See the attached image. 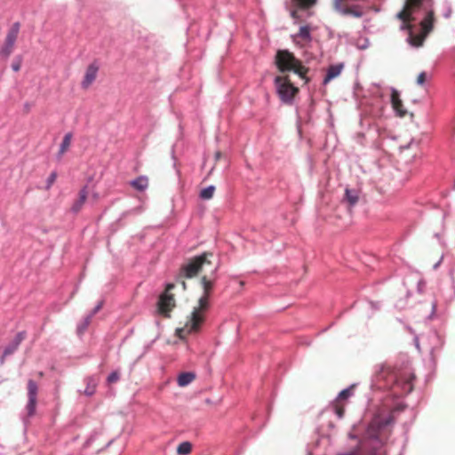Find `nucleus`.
<instances>
[{"label":"nucleus","mask_w":455,"mask_h":455,"mask_svg":"<svg viewBox=\"0 0 455 455\" xmlns=\"http://www.w3.org/2000/svg\"><path fill=\"white\" fill-rule=\"evenodd\" d=\"M423 0H406L403 9L397 13V18L403 20L402 29H411V21L414 20L412 14L422 5Z\"/></svg>","instance_id":"7"},{"label":"nucleus","mask_w":455,"mask_h":455,"mask_svg":"<svg viewBox=\"0 0 455 455\" xmlns=\"http://www.w3.org/2000/svg\"><path fill=\"white\" fill-rule=\"evenodd\" d=\"M26 332L20 331L17 333L13 340L4 348L0 363H4V358L13 354L19 347L20 344L25 339Z\"/></svg>","instance_id":"13"},{"label":"nucleus","mask_w":455,"mask_h":455,"mask_svg":"<svg viewBox=\"0 0 455 455\" xmlns=\"http://www.w3.org/2000/svg\"><path fill=\"white\" fill-rule=\"evenodd\" d=\"M408 30L410 31L408 38L410 44H411L414 47L421 46L423 44L427 34L422 32L421 34L419 35H413V33L411 32V28Z\"/></svg>","instance_id":"21"},{"label":"nucleus","mask_w":455,"mask_h":455,"mask_svg":"<svg viewBox=\"0 0 455 455\" xmlns=\"http://www.w3.org/2000/svg\"><path fill=\"white\" fill-rule=\"evenodd\" d=\"M216 267H214L209 275H204L200 279L203 288V295L198 299V304L193 308L185 325L176 330V334L180 339H185L188 335L198 333L203 323L205 321V314L210 307V297L214 288L216 277Z\"/></svg>","instance_id":"1"},{"label":"nucleus","mask_w":455,"mask_h":455,"mask_svg":"<svg viewBox=\"0 0 455 455\" xmlns=\"http://www.w3.org/2000/svg\"><path fill=\"white\" fill-rule=\"evenodd\" d=\"M103 306V302L100 301L97 306L96 307L93 309V311L92 312V314L89 315V316H93L98 311L100 310V308L102 307Z\"/></svg>","instance_id":"35"},{"label":"nucleus","mask_w":455,"mask_h":455,"mask_svg":"<svg viewBox=\"0 0 455 455\" xmlns=\"http://www.w3.org/2000/svg\"><path fill=\"white\" fill-rule=\"evenodd\" d=\"M296 37L299 38L303 42L310 41L311 36L309 28L307 26L300 27Z\"/></svg>","instance_id":"26"},{"label":"nucleus","mask_w":455,"mask_h":455,"mask_svg":"<svg viewBox=\"0 0 455 455\" xmlns=\"http://www.w3.org/2000/svg\"><path fill=\"white\" fill-rule=\"evenodd\" d=\"M38 375H39V377H43V376H44V373H43L42 371H40V372L38 373Z\"/></svg>","instance_id":"40"},{"label":"nucleus","mask_w":455,"mask_h":455,"mask_svg":"<svg viewBox=\"0 0 455 455\" xmlns=\"http://www.w3.org/2000/svg\"><path fill=\"white\" fill-rule=\"evenodd\" d=\"M434 23V12L432 11L428 12L425 19L420 22L422 32L425 34H428L433 28Z\"/></svg>","instance_id":"20"},{"label":"nucleus","mask_w":455,"mask_h":455,"mask_svg":"<svg viewBox=\"0 0 455 455\" xmlns=\"http://www.w3.org/2000/svg\"><path fill=\"white\" fill-rule=\"evenodd\" d=\"M72 140V134L70 132L67 133L60 144L59 150V156L61 157L69 148Z\"/></svg>","instance_id":"23"},{"label":"nucleus","mask_w":455,"mask_h":455,"mask_svg":"<svg viewBox=\"0 0 455 455\" xmlns=\"http://www.w3.org/2000/svg\"><path fill=\"white\" fill-rule=\"evenodd\" d=\"M300 9H308L315 4L316 0H292Z\"/></svg>","instance_id":"29"},{"label":"nucleus","mask_w":455,"mask_h":455,"mask_svg":"<svg viewBox=\"0 0 455 455\" xmlns=\"http://www.w3.org/2000/svg\"><path fill=\"white\" fill-rule=\"evenodd\" d=\"M352 393H353V387H350L348 388H346L344 390H342L336 400L338 401H340V402H344L346 403V401L347 399L352 395Z\"/></svg>","instance_id":"30"},{"label":"nucleus","mask_w":455,"mask_h":455,"mask_svg":"<svg viewBox=\"0 0 455 455\" xmlns=\"http://www.w3.org/2000/svg\"><path fill=\"white\" fill-rule=\"evenodd\" d=\"M275 83L281 100L285 103H291L299 92V88L291 84L288 76H276Z\"/></svg>","instance_id":"6"},{"label":"nucleus","mask_w":455,"mask_h":455,"mask_svg":"<svg viewBox=\"0 0 455 455\" xmlns=\"http://www.w3.org/2000/svg\"><path fill=\"white\" fill-rule=\"evenodd\" d=\"M88 192L86 187L82 188L79 191L78 198L74 202L71 211L75 213H77L84 204L86 199H87Z\"/></svg>","instance_id":"15"},{"label":"nucleus","mask_w":455,"mask_h":455,"mask_svg":"<svg viewBox=\"0 0 455 455\" xmlns=\"http://www.w3.org/2000/svg\"><path fill=\"white\" fill-rule=\"evenodd\" d=\"M98 71L99 66L95 62L91 63L87 67L84 79L81 83V86L83 89L87 90L92 84V83L95 81L97 77Z\"/></svg>","instance_id":"12"},{"label":"nucleus","mask_w":455,"mask_h":455,"mask_svg":"<svg viewBox=\"0 0 455 455\" xmlns=\"http://www.w3.org/2000/svg\"><path fill=\"white\" fill-rule=\"evenodd\" d=\"M175 287L174 283H168L166 289L163 294H161L158 301V309L159 312L165 315L169 316V313L175 307V299L174 295L171 293V291Z\"/></svg>","instance_id":"9"},{"label":"nucleus","mask_w":455,"mask_h":455,"mask_svg":"<svg viewBox=\"0 0 455 455\" xmlns=\"http://www.w3.org/2000/svg\"><path fill=\"white\" fill-rule=\"evenodd\" d=\"M344 199L348 204L349 207H353L358 203L359 192L356 189L346 188Z\"/></svg>","instance_id":"18"},{"label":"nucleus","mask_w":455,"mask_h":455,"mask_svg":"<svg viewBox=\"0 0 455 455\" xmlns=\"http://www.w3.org/2000/svg\"><path fill=\"white\" fill-rule=\"evenodd\" d=\"M91 319H92V316H87L84 321L83 323H81L78 326H77V333L78 334H83L85 330L87 329V327L89 326L90 323H91Z\"/></svg>","instance_id":"31"},{"label":"nucleus","mask_w":455,"mask_h":455,"mask_svg":"<svg viewBox=\"0 0 455 455\" xmlns=\"http://www.w3.org/2000/svg\"><path fill=\"white\" fill-rule=\"evenodd\" d=\"M414 376L407 373L404 376H398L391 367L381 365L379 370L376 371L374 382L378 388H392L393 387H400L399 395H406L412 391V379Z\"/></svg>","instance_id":"2"},{"label":"nucleus","mask_w":455,"mask_h":455,"mask_svg":"<svg viewBox=\"0 0 455 455\" xmlns=\"http://www.w3.org/2000/svg\"><path fill=\"white\" fill-rule=\"evenodd\" d=\"M343 0H335V9L342 15H349L355 18H361L363 15V8L360 5H345Z\"/></svg>","instance_id":"11"},{"label":"nucleus","mask_w":455,"mask_h":455,"mask_svg":"<svg viewBox=\"0 0 455 455\" xmlns=\"http://www.w3.org/2000/svg\"><path fill=\"white\" fill-rule=\"evenodd\" d=\"M345 405H346V403L344 402H340L338 400H335L333 403V405H332L333 410L339 419H341L344 415Z\"/></svg>","instance_id":"27"},{"label":"nucleus","mask_w":455,"mask_h":455,"mask_svg":"<svg viewBox=\"0 0 455 455\" xmlns=\"http://www.w3.org/2000/svg\"><path fill=\"white\" fill-rule=\"evenodd\" d=\"M56 179H57V173L54 172H52L47 179V186H46L47 189H49L52 187V185L55 182Z\"/></svg>","instance_id":"32"},{"label":"nucleus","mask_w":455,"mask_h":455,"mask_svg":"<svg viewBox=\"0 0 455 455\" xmlns=\"http://www.w3.org/2000/svg\"><path fill=\"white\" fill-rule=\"evenodd\" d=\"M275 64L281 72L293 71L307 82L306 75L308 68L303 66L301 61L289 51L279 50L275 56Z\"/></svg>","instance_id":"4"},{"label":"nucleus","mask_w":455,"mask_h":455,"mask_svg":"<svg viewBox=\"0 0 455 455\" xmlns=\"http://www.w3.org/2000/svg\"><path fill=\"white\" fill-rule=\"evenodd\" d=\"M196 379V375L193 372H182L178 377V385L180 387H185L190 384Z\"/></svg>","instance_id":"22"},{"label":"nucleus","mask_w":455,"mask_h":455,"mask_svg":"<svg viewBox=\"0 0 455 455\" xmlns=\"http://www.w3.org/2000/svg\"><path fill=\"white\" fill-rule=\"evenodd\" d=\"M220 157V152H217L216 153V158L219 159Z\"/></svg>","instance_id":"39"},{"label":"nucleus","mask_w":455,"mask_h":455,"mask_svg":"<svg viewBox=\"0 0 455 455\" xmlns=\"http://www.w3.org/2000/svg\"><path fill=\"white\" fill-rule=\"evenodd\" d=\"M12 69H13L14 71H16V72H17V71H19V70H20V63H13V64H12Z\"/></svg>","instance_id":"36"},{"label":"nucleus","mask_w":455,"mask_h":455,"mask_svg":"<svg viewBox=\"0 0 455 455\" xmlns=\"http://www.w3.org/2000/svg\"><path fill=\"white\" fill-rule=\"evenodd\" d=\"M181 285H182L183 290L185 291L187 289V285H186V283L184 280L181 281Z\"/></svg>","instance_id":"38"},{"label":"nucleus","mask_w":455,"mask_h":455,"mask_svg":"<svg viewBox=\"0 0 455 455\" xmlns=\"http://www.w3.org/2000/svg\"><path fill=\"white\" fill-rule=\"evenodd\" d=\"M131 186L138 191H144L148 187V179L146 176H140L131 181Z\"/></svg>","instance_id":"19"},{"label":"nucleus","mask_w":455,"mask_h":455,"mask_svg":"<svg viewBox=\"0 0 455 455\" xmlns=\"http://www.w3.org/2000/svg\"><path fill=\"white\" fill-rule=\"evenodd\" d=\"M391 103L399 116L403 117L406 116L407 111L404 109L400 94L396 90H393L391 93Z\"/></svg>","instance_id":"14"},{"label":"nucleus","mask_w":455,"mask_h":455,"mask_svg":"<svg viewBox=\"0 0 455 455\" xmlns=\"http://www.w3.org/2000/svg\"><path fill=\"white\" fill-rule=\"evenodd\" d=\"M291 16L293 19H298V18H299L298 11H296V10H292V11L291 12Z\"/></svg>","instance_id":"37"},{"label":"nucleus","mask_w":455,"mask_h":455,"mask_svg":"<svg viewBox=\"0 0 455 455\" xmlns=\"http://www.w3.org/2000/svg\"><path fill=\"white\" fill-rule=\"evenodd\" d=\"M119 380V373L117 371H114L112 372L108 377V382L109 384H112V383H116V381Z\"/></svg>","instance_id":"33"},{"label":"nucleus","mask_w":455,"mask_h":455,"mask_svg":"<svg viewBox=\"0 0 455 455\" xmlns=\"http://www.w3.org/2000/svg\"><path fill=\"white\" fill-rule=\"evenodd\" d=\"M396 410L402 409L396 408L387 414H379L373 418L367 430L369 439L375 440L380 444L387 440L391 432V426L395 421L394 412Z\"/></svg>","instance_id":"3"},{"label":"nucleus","mask_w":455,"mask_h":455,"mask_svg":"<svg viewBox=\"0 0 455 455\" xmlns=\"http://www.w3.org/2000/svg\"><path fill=\"white\" fill-rule=\"evenodd\" d=\"M211 252H204L201 255L189 259L182 265L180 271L179 278H193L203 272L205 266H212L210 257Z\"/></svg>","instance_id":"5"},{"label":"nucleus","mask_w":455,"mask_h":455,"mask_svg":"<svg viewBox=\"0 0 455 455\" xmlns=\"http://www.w3.org/2000/svg\"><path fill=\"white\" fill-rule=\"evenodd\" d=\"M367 442H358L352 450L340 455H375V451L366 452Z\"/></svg>","instance_id":"17"},{"label":"nucleus","mask_w":455,"mask_h":455,"mask_svg":"<svg viewBox=\"0 0 455 455\" xmlns=\"http://www.w3.org/2000/svg\"><path fill=\"white\" fill-rule=\"evenodd\" d=\"M28 403L26 406L28 415L33 416L36 412V407L37 403V392L38 387L33 379L28 381Z\"/></svg>","instance_id":"10"},{"label":"nucleus","mask_w":455,"mask_h":455,"mask_svg":"<svg viewBox=\"0 0 455 455\" xmlns=\"http://www.w3.org/2000/svg\"><path fill=\"white\" fill-rule=\"evenodd\" d=\"M342 69H343V65L342 64L330 66L328 70H327V74H326V76H325V77L323 79V84H327L332 79H334L337 76H339L340 75Z\"/></svg>","instance_id":"16"},{"label":"nucleus","mask_w":455,"mask_h":455,"mask_svg":"<svg viewBox=\"0 0 455 455\" xmlns=\"http://www.w3.org/2000/svg\"><path fill=\"white\" fill-rule=\"evenodd\" d=\"M427 80V73L421 72L417 77V84L419 85H423Z\"/></svg>","instance_id":"34"},{"label":"nucleus","mask_w":455,"mask_h":455,"mask_svg":"<svg viewBox=\"0 0 455 455\" xmlns=\"http://www.w3.org/2000/svg\"><path fill=\"white\" fill-rule=\"evenodd\" d=\"M20 32V24L13 23L7 32L6 37L3 45L0 48V58L7 60L14 49L16 40Z\"/></svg>","instance_id":"8"},{"label":"nucleus","mask_w":455,"mask_h":455,"mask_svg":"<svg viewBox=\"0 0 455 455\" xmlns=\"http://www.w3.org/2000/svg\"><path fill=\"white\" fill-rule=\"evenodd\" d=\"M192 451V443L190 442H183L177 447L178 455H188Z\"/></svg>","instance_id":"25"},{"label":"nucleus","mask_w":455,"mask_h":455,"mask_svg":"<svg viewBox=\"0 0 455 455\" xmlns=\"http://www.w3.org/2000/svg\"><path fill=\"white\" fill-rule=\"evenodd\" d=\"M214 191H215V187L214 186H209V187H207V188H205L201 190L200 197L203 200L212 199L213 195H214Z\"/></svg>","instance_id":"28"},{"label":"nucleus","mask_w":455,"mask_h":455,"mask_svg":"<svg viewBox=\"0 0 455 455\" xmlns=\"http://www.w3.org/2000/svg\"><path fill=\"white\" fill-rule=\"evenodd\" d=\"M98 385V381L93 378H88L86 379V387L84 391V395H92L95 391Z\"/></svg>","instance_id":"24"}]
</instances>
